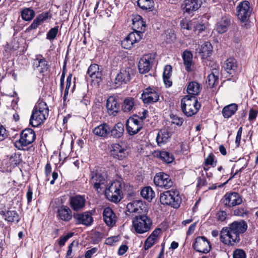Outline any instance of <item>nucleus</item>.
Segmentation results:
<instances>
[{
	"label": "nucleus",
	"mask_w": 258,
	"mask_h": 258,
	"mask_svg": "<svg viewBox=\"0 0 258 258\" xmlns=\"http://www.w3.org/2000/svg\"><path fill=\"white\" fill-rule=\"evenodd\" d=\"M201 88L200 85L196 82H191L188 84L187 92L189 96H195L200 92Z\"/></svg>",
	"instance_id": "nucleus-35"
},
{
	"label": "nucleus",
	"mask_w": 258,
	"mask_h": 258,
	"mask_svg": "<svg viewBox=\"0 0 258 258\" xmlns=\"http://www.w3.org/2000/svg\"><path fill=\"white\" fill-rule=\"evenodd\" d=\"M161 232V229H155L150 236L147 238L144 243V248L146 250L149 249L155 243V241L158 237V235Z\"/></svg>",
	"instance_id": "nucleus-31"
},
{
	"label": "nucleus",
	"mask_w": 258,
	"mask_h": 258,
	"mask_svg": "<svg viewBox=\"0 0 258 258\" xmlns=\"http://www.w3.org/2000/svg\"><path fill=\"white\" fill-rule=\"evenodd\" d=\"M90 184L98 192H103L108 183V179L105 174L96 170L90 173Z\"/></svg>",
	"instance_id": "nucleus-7"
},
{
	"label": "nucleus",
	"mask_w": 258,
	"mask_h": 258,
	"mask_svg": "<svg viewBox=\"0 0 258 258\" xmlns=\"http://www.w3.org/2000/svg\"><path fill=\"white\" fill-rule=\"evenodd\" d=\"M58 32V26H55L51 28L46 34V39L51 41L54 40Z\"/></svg>",
	"instance_id": "nucleus-49"
},
{
	"label": "nucleus",
	"mask_w": 258,
	"mask_h": 258,
	"mask_svg": "<svg viewBox=\"0 0 258 258\" xmlns=\"http://www.w3.org/2000/svg\"><path fill=\"white\" fill-rule=\"evenodd\" d=\"M72 75H69L67 79V84L64 93V98L66 97L69 93V90L72 86Z\"/></svg>",
	"instance_id": "nucleus-54"
},
{
	"label": "nucleus",
	"mask_w": 258,
	"mask_h": 258,
	"mask_svg": "<svg viewBox=\"0 0 258 258\" xmlns=\"http://www.w3.org/2000/svg\"><path fill=\"white\" fill-rule=\"evenodd\" d=\"M193 247L196 251L204 253H208L211 248L210 242L204 236L198 237L196 239Z\"/></svg>",
	"instance_id": "nucleus-15"
},
{
	"label": "nucleus",
	"mask_w": 258,
	"mask_h": 258,
	"mask_svg": "<svg viewBox=\"0 0 258 258\" xmlns=\"http://www.w3.org/2000/svg\"><path fill=\"white\" fill-rule=\"evenodd\" d=\"M106 107L110 115L115 116L119 111V104L114 97L110 96L107 100Z\"/></svg>",
	"instance_id": "nucleus-24"
},
{
	"label": "nucleus",
	"mask_w": 258,
	"mask_h": 258,
	"mask_svg": "<svg viewBox=\"0 0 258 258\" xmlns=\"http://www.w3.org/2000/svg\"><path fill=\"white\" fill-rule=\"evenodd\" d=\"M220 241L226 245H233L239 241V237L233 232L229 227H223L220 233Z\"/></svg>",
	"instance_id": "nucleus-8"
},
{
	"label": "nucleus",
	"mask_w": 258,
	"mask_h": 258,
	"mask_svg": "<svg viewBox=\"0 0 258 258\" xmlns=\"http://www.w3.org/2000/svg\"><path fill=\"white\" fill-rule=\"evenodd\" d=\"M160 158L166 163H170L174 160L173 155L168 152L162 151L160 153Z\"/></svg>",
	"instance_id": "nucleus-45"
},
{
	"label": "nucleus",
	"mask_w": 258,
	"mask_h": 258,
	"mask_svg": "<svg viewBox=\"0 0 258 258\" xmlns=\"http://www.w3.org/2000/svg\"><path fill=\"white\" fill-rule=\"evenodd\" d=\"M172 67L170 65H166L164 70L163 77H171L172 74Z\"/></svg>",
	"instance_id": "nucleus-56"
},
{
	"label": "nucleus",
	"mask_w": 258,
	"mask_h": 258,
	"mask_svg": "<svg viewBox=\"0 0 258 258\" xmlns=\"http://www.w3.org/2000/svg\"><path fill=\"white\" fill-rule=\"evenodd\" d=\"M172 133L169 128L161 129L156 137V142L159 146L164 145L170 140Z\"/></svg>",
	"instance_id": "nucleus-22"
},
{
	"label": "nucleus",
	"mask_w": 258,
	"mask_h": 258,
	"mask_svg": "<svg viewBox=\"0 0 258 258\" xmlns=\"http://www.w3.org/2000/svg\"><path fill=\"white\" fill-rule=\"evenodd\" d=\"M78 243L77 241H73L69 246L68 250L66 256V258H73V252L77 250Z\"/></svg>",
	"instance_id": "nucleus-46"
},
{
	"label": "nucleus",
	"mask_w": 258,
	"mask_h": 258,
	"mask_svg": "<svg viewBox=\"0 0 258 258\" xmlns=\"http://www.w3.org/2000/svg\"><path fill=\"white\" fill-rule=\"evenodd\" d=\"M122 188L121 182L119 180H114L111 182H108L104 192L109 200L117 203L119 202L122 198Z\"/></svg>",
	"instance_id": "nucleus-2"
},
{
	"label": "nucleus",
	"mask_w": 258,
	"mask_h": 258,
	"mask_svg": "<svg viewBox=\"0 0 258 258\" xmlns=\"http://www.w3.org/2000/svg\"><path fill=\"white\" fill-rule=\"evenodd\" d=\"M154 182L156 186L166 189L173 185V181L170 176L163 172L156 174L154 177Z\"/></svg>",
	"instance_id": "nucleus-13"
},
{
	"label": "nucleus",
	"mask_w": 258,
	"mask_h": 258,
	"mask_svg": "<svg viewBox=\"0 0 258 258\" xmlns=\"http://www.w3.org/2000/svg\"><path fill=\"white\" fill-rule=\"evenodd\" d=\"M200 0H184L181 7L184 13L191 14L201 7Z\"/></svg>",
	"instance_id": "nucleus-19"
},
{
	"label": "nucleus",
	"mask_w": 258,
	"mask_h": 258,
	"mask_svg": "<svg viewBox=\"0 0 258 258\" xmlns=\"http://www.w3.org/2000/svg\"><path fill=\"white\" fill-rule=\"evenodd\" d=\"M135 99L132 97H128L123 100L122 108L124 112H128L135 108Z\"/></svg>",
	"instance_id": "nucleus-36"
},
{
	"label": "nucleus",
	"mask_w": 258,
	"mask_h": 258,
	"mask_svg": "<svg viewBox=\"0 0 258 258\" xmlns=\"http://www.w3.org/2000/svg\"><path fill=\"white\" fill-rule=\"evenodd\" d=\"M222 201L225 206L229 207L240 205L242 202L241 196L235 192L226 194Z\"/></svg>",
	"instance_id": "nucleus-14"
},
{
	"label": "nucleus",
	"mask_w": 258,
	"mask_h": 258,
	"mask_svg": "<svg viewBox=\"0 0 258 258\" xmlns=\"http://www.w3.org/2000/svg\"><path fill=\"white\" fill-rule=\"evenodd\" d=\"M141 99L145 104H152L159 100V94L155 89L149 87L143 91Z\"/></svg>",
	"instance_id": "nucleus-12"
},
{
	"label": "nucleus",
	"mask_w": 258,
	"mask_h": 258,
	"mask_svg": "<svg viewBox=\"0 0 258 258\" xmlns=\"http://www.w3.org/2000/svg\"><path fill=\"white\" fill-rule=\"evenodd\" d=\"M36 61H38V64L36 62V64L41 73L46 72L48 70V62L42 56H37Z\"/></svg>",
	"instance_id": "nucleus-42"
},
{
	"label": "nucleus",
	"mask_w": 258,
	"mask_h": 258,
	"mask_svg": "<svg viewBox=\"0 0 258 258\" xmlns=\"http://www.w3.org/2000/svg\"><path fill=\"white\" fill-rule=\"evenodd\" d=\"M242 135V127H240L237 132L235 139V144H236L237 147H238L240 143L241 138Z\"/></svg>",
	"instance_id": "nucleus-60"
},
{
	"label": "nucleus",
	"mask_w": 258,
	"mask_h": 258,
	"mask_svg": "<svg viewBox=\"0 0 258 258\" xmlns=\"http://www.w3.org/2000/svg\"><path fill=\"white\" fill-rule=\"evenodd\" d=\"M237 16L243 22L247 21L251 14L249 3L248 1H243L237 7Z\"/></svg>",
	"instance_id": "nucleus-18"
},
{
	"label": "nucleus",
	"mask_w": 258,
	"mask_h": 258,
	"mask_svg": "<svg viewBox=\"0 0 258 258\" xmlns=\"http://www.w3.org/2000/svg\"><path fill=\"white\" fill-rule=\"evenodd\" d=\"M230 19L228 16L222 17L217 23L216 26V30L219 33H223L227 31L228 27L230 25Z\"/></svg>",
	"instance_id": "nucleus-28"
},
{
	"label": "nucleus",
	"mask_w": 258,
	"mask_h": 258,
	"mask_svg": "<svg viewBox=\"0 0 258 258\" xmlns=\"http://www.w3.org/2000/svg\"><path fill=\"white\" fill-rule=\"evenodd\" d=\"M141 196L148 201H151L155 197V194L150 186L144 187L141 191Z\"/></svg>",
	"instance_id": "nucleus-40"
},
{
	"label": "nucleus",
	"mask_w": 258,
	"mask_h": 258,
	"mask_svg": "<svg viewBox=\"0 0 258 258\" xmlns=\"http://www.w3.org/2000/svg\"><path fill=\"white\" fill-rule=\"evenodd\" d=\"M214 157L215 156L213 154H210L205 160V165L206 166H215L216 161H215Z\"/></svg>",
	"instance_id": "nucleus-51"
},
{
	"label": "nucleus",
	"mask_w": 258,
	"mask_h": 258,
	"mask_svg": "<svg viewBox=\"0 0 258 258\" xmlns=\"http://www.w3.org/2000/svg\"><path fill=\"white\" fill-rule=\"evenodd\" d=\"M98 250L97 247H93L90 250H87L85 253V258H91L92 255Z\"/></svg>",
	"instance_id": "nucleus-59"
},
{
	"label": "nucleus",
	"mask_w": 258,
	"mask_h": 258,
	"mask_svg": "<svg viewBox=\"0 0 258 258\" xmlns=\"http://www.w3.org/2000/svg\"><path fill=\"white\" fill-rule=\"evenodd\" d=\"M21 14L22 19L26 21H31L35 16V12L30 8L23 9Z\"/></svg>",
	"instance_id": "nucleus-41"
},
{
	"label": "nucleus",
	"mask_w": 258,
	"mask_h": 258,
	"mask_svg": "<svg viewBox=\"0 0 258 258\" xmlns=\"http://www.w3.org/2000/svg\"><path fill=\"white\" fill-rule=\"evenodd\" d=\"M143 33L140 31H135L130 33L127 36L121 41V45L125 49H130L134 44L139 42L142 38Z\"/></svg>",
	"instance_id": "nucleus-11"
},
{
	"label": "nucleus",
	"mask_w": 258,
	"mask_h": 258,
	"mask_svg": "<svg viewBox=\"0 0 258 258\" xmlns=\"http://www.w3.org/2000/svg\"><path fill=\"white\" fill-rule=\"evenodd\" d=\"M3 215L5 217V219L9 222L19 221V215L15 211H8Z\"/></svg>",
	"instance_id": "nucleus-43"
},
{
	"label": "nucleus",
	"mask_w": 258,
	"mask_h": 258,
	"mask_svg": "<svg viewBox=\"0 0 258 258\" xmlns=\"http://www.w3.org/2000/svg\"><path fill=\"white\" fill-rule=\"evenodd\" d=\"M194 24V31L198 33L202 32L208 26V24L203 23L202 22L198 21Z\"/></svg>",
	"instance_id": "nucleus-48"
},
{
	"label": "nucleus",
	"mask_w": 258,
	"mask_h": 258,
	"mask_svg": "<svg viewBox=\"0 0 258 258\" xmlns=\"http://www.w3.org/2000/svg\"><path fill=\"white\" fill-rule=\"evenodd\" d=\"M86 199L84 196L76 195L72 197L70 200L71 208L75 211L82 210L85 207Z\"/></svg>",
	"instance_id": "nucleus-20"
},
{
	"label": "nucleus",
	"mask_w": 258,
	"mask_h": 258,
	"mask_svg": "<svg viewBox=\"0 0 258 258\" xmlns=\"http://www.w3.org/2000/svg\"><path fill=\"white\" fill-rule=\"evenodd\" d=\"M233 258H245L246 254L245 252L242 250L237 249L234 251L233 253Z\"/></svg>",
	"instance_id": "nucleus-55"
},
{
	"label": "nucleus",
	"mask_w": 258,
	"mask_h": 258,
	"mask_svg": "<svg viewBox=\"0 0 258 258\" xmlns=\"http://www.w3.org/2000/svg\"><path fill=\"white\" fill-rule=\"evenodd\" d=\"M258 113V111L253 109H251L249 112V120H253L255 119Z\"/></svg>",
	"instance_id": "nucleus-61"
},
{
	"label": "nucleus",
	"mask_w": 258,
	"mask_h": 258,
	"mask_svg": "<svg viewBox=\"0 0 258 258\" xmlns=\"http://www.w3.org/2000/svg\"><path fill=\"white\" fill-rule=\"evenodd\" d=\"M182 58L186 70L189 71L192 64V54L190 51L186 50L182 54Z\"/></svg>",
	"instance_id": "nucleus-39"
},
{
	"label": "nucleus",
	"mask_w": 258,
	"mask_h": 258,
	"mask_svg": "<svg viewBox=\"0 0 258 258\" xmlns=\"http://www.w3.org/2000/svg\"><path fill=\"white\" fill-rule=\"evenodd\" d=\"M48 115V108L43 101L38 102L35 106L30 119V124L37 127L43 123Z\"/></svg>",
	"instance_id": "nucleus-1"
},
{
	"label": "nucleus",
	"mask_w": 258,
	"mask_h": 258,
	"mask_svg": "<svg viewBox=\"0 0 258 258\" xmlns=\"http://www.w3.org/2000/svg\"><path fill=\"white\" fill-rule=\"evenodd\" d=\"M133 21L134 27L135 28L139 29L141 27V30H142V27H145V26L140 16H137L133 20Z\"/></svg>",
	"instance_id": "nucleus-50"
},
{
	"label": "nucleus",
	"mask_w": 258,
	"mask_h": 258,
	"mask_svg": "<svg viewBox=\"0 0 258 258\" xmlns=\"http://www.w3.org/2000/svg\"><path fill=\"white\" fill-rule=\"evenodd\" d=\"M200 107L201 104L195 96L186 95L181 99V107L183 112L187 116H191L196 114Z\"/></svg>",
	"instance_id": "nucleus-6"
},
{
	"label": "nucleus",
	"mask_w": 258,
	"mask_h": 258,
	"mask_svg": "<svg viewBox=\"0 0 258 258\" xmlns=\"http://www.w3.org/2000/svg\"><path fill=\"white\" fill-rule=\"evenodd\" d=\"M111 154L114 157L120 160L125 158L127 155L125 148L119 144H113L111 146Z\"/></svg>",
	"instance_id": "nucleus-26"
},
{
	"label": "nucleus",
	"mask_w": 258,
	"mask_h": 258,
	"mask_svg": "<svg viewBox=\"0 0 258 258\" xmlns=\"http://www.w3.org/2000/svg\"><path fill=\"white\" fill-rule=\"evenodd\" d=\"M7 136L6 130L3 125H0V141L4 140Z\"/></svg>",
	"instance_id": "nucleus-62"
},
{
	"label": "nucleus",
	"mask_w": 258,
	"mask_h": 258,
	"mask_svg": "<svg viewBox=\"0 0 258 258\" xmlns=\"http://www.w3.org/2000/svg\"><path fill=\"white\" fill-rule=\"evenodd\" d=\"M103 219L108 226H113L116 223V216L112 210L109 208H105L103 213Z\"/></svg>",
	"instance_id": "nucleus-25"
},
{
	"label": "nucleus",
	"mask_w": 258,
	"mask_h": 258,
	"mask_svg": "<svg viewBox=\"0 0 258 258\" xmlns=\"http://www.w3.org/2000/svg\"><path fill=\"white\" fill-rule=\"evenodd\" d=\"M183 119L176 116H173L172 118V123L178 126H181L183 123Z\"/></svg>",
	"instance_id": "nucleus-63"
},
{
	"label": "nucleus",
	"mask_w": 258,
	"mask_h": 258,
	"mask_svg": "<svg viewBox=\"0 0 258 258\" xmlns=\"http://www.w3.org/2000/svg\"><path fill=\"white\" fill-rule=\"evenodd\" d=\"M195 22H188L185 19H183L180 21V25L182 29H185L187 30H191L192 27V25L193 23Z\"/></svg>",
	"instance_id": "nucleus-52"
},
{
	"label": "nucleus",
	"mask_w": 258,
	"mask_h": 258,
	"mask_svg": "<svg viewBox=\"0 0 258 258\" xmlns=\"http://www.w3.org/2000/svg\"><path fill=\"white\" fill-rule=\"evenodd\" d=\"M126 211L130 214L141 215L148 213L147 205L141 200H135L127 204Z\"/></svg>",
	"instance_id": "nucleus-10"
},
{
	"label": "nucleus",
	"mask_w": 258,
	"mask_h": 258,
	"mask_svg": "<svg viewBox=\"0 0 258 258\" xmlns=\"http://www.w3.org/2000/svg\"><path fill=\"white\" fill-rule=\"evenodd\" d=\"M154 59L152 54L144 55L139 62L138 68L140 72L142 74L148 72L151 68Z\"/></svg>",
	"instance_id": "nucleus-17"
},
{
	"label": "nucleus",
	"mask_w": 258,
	"mask_h": 258,
	"mask_svg": "<svg viewBox=\"0 0 258 258\" xmlns=\"http://www.w3.org/2000/svg\"><path fill=\"white\" fill-rule=\"evenodd\" d=\"M138 6L143 10L152 9L154 5L153 0H138Z\"/></svg>",
	"instance_id": "nucleus-44"
},
{
	"label": "nucleus",
	"mask_w": 258,
	"mask_h": 258,
	"mask_svg": "<svg viewBox=\"0 0 258 258\" xmlns=\"http://www.w3.org/2000/svg\"><path fill=\"white\" fill-rule=\"evenodd\" d=\"M10 160L11 161V162L14 164H19L21 161L20 155L19 154H14L11 156Z\"/></svg>",
	"instance_id": "nucleus-57"
},
{
	"label": "nucleus",
	"mask_w": 258,
	"mask_h": 258,
	"mask_svg": "<svg viewBox=\"0 0 258 258\" xmlns=\"http://www.w3.org/2000/svg\"><path fill=\"white\" fill-rule=\"evenodd\" d=\"M229 228L234 234L239 237L240 233H243L246 231L247 225L243 221H234L229 225Z\"/></svg>",
	"instance_id": "nucleus-27"
},
{
	"label": "nucleus",
	"mask_w": 258,
	"mask_h": 258,
	"mask_svg": "<svg viewBox=\"0 0 258 258\" xmlns=\"http://www.w3.org/2000/svg\"><path fill=\"white\" fill-rule=\"evenodd\" d=\"M147 213L137 215L133 220L134 228L137 233L143 234L151 229L152 220Z\"/></svg>",
	"instance_id": "nucleus-3"
},
{
	"label": "nucleus",
	"mask_w": 258,
	"mask_h": 258,
	"mask_svg": "<svg viewBox=\"0 0 258 258\" xmlns=\"http://www.w3.org/2000/svg\"><path fill=\"white\" fill-rule=\"evenodd\" d=\"M35 138L34 131L29 128H26L21 132L20 139L15 142V146L19 150L28 151L29 146L32 145Z\"/></svg>",
	"instance_id": "nucleus-5"
},
{
	"label": "nucleus",
	"mask_w": 258,
	"mask_h": 258,
	"mask_svg": "<svg viewBox=\"0 0 258 258\" xmlns=\"http://www.w3.org/2000/svg\"><path fill=\"white\" fill-rule=\"evenodd\" d=\"M110 128L106 123H103L95 127L93 130V134L101 138H106L110 133Z\"/></svg>",
	"instance_id": "nucleus-29"
},
{
	"label": "nucleus",
	"mask_w": 258,
	"mask_h": 258,
	"mask_svg": "<svg viewBox=\"0 0 258 258\" xmlns=\"http://www.w3.org/2000/svg\"><path fill=\"white\" fill-rule=\"evenodd\" d=\"M233 214L235 216L244 217L247 216L248 212L245 207H241L234 209Z\"/></svg>",
	"instance_id": "nucleus-47"
},
{
	"label": "nucleus",
	"mask_w": 258,
	"mask_h": 258,
	"mask_svg": "<svg viewBox=\"0 0 258 258\" xmlns=\"http://www.w3.org/2000/svg\"><path fill=\"white\" fill-rule=\"evenodd\" d=\"M217 218L221 221H223L227 216L226 213L225 211H219L217 213Z\"/></svg>",
	"instance_id": "nucleus-64"
},
{
	"label": "nucleus",
	"mask_w": 258,
	"mask_h": 258,
	"mask_svg": "<svg viewBox=\"0 0 258 258\" xmlns=\"http://www.w3.org/2000/svg\"><path fill=\"white\" fill-rule=\"evenodd\" d=\"M57 217L63 221L69 222L72 218V212L67 206L62 205L57 208Z\"/></svg>",
	"instance_id": "nucleus-23"
},
{
	"label": "nucleus",
	"mask_w": 258,
	"mask_h": 258,
	"mask_svg": "<svg viewBox=\"0 0 258 258\" xmlns=\"http://www.w3.org/2000/svg\"><path fill=\"white\" fill-rule=\"evenodd\" d=\"M134 75V71L130 68H126L120 70L119 73L116 75L114 81V86L118 88L123 84H127Z\"/></svg>",
	"instance_id": "nucleus-9"
},
{
	"label": "nucleus",
	"mask_w": 258,
	"mask_h": 258,
	"mask_svg": "<svg viewBox=\"0 0 258 258\" xmlns=\"http://www.w3.org/2000/svg\"><path fill=\"white\" fill-rule=\"evenodd\" d=\"M237 105L232 103L225 106L222 111L224 118H228L233 115L237 110Z\"/></svg>",
	"instance_id": "nucleus-34"
},
{
	"label": "nucleus",
	"mask_w": 258,
	"mask_h": 258,
	"mask_svg": "<svg viewBox=\"0 0 258 258\" xmlns=\"http://www.w3.org/2000/svg\"><path fill=\"white\" fill-rule=\"evenodd\" d=\"M218 72L217 70H213L207 77L206 83L210 88H213L218 83Z\"/></svg>",
	"instance_id": "nucleus-38"
},
{
	"label": "nucleus",
	"mask_w": 258,
	"mask_h": 258,
	"mask_svg": "<svg viewBox=\"0 0 258 258\" xmlns=\"http://www.w3.org/2000/svg\"><path fill=\"white\" fill-rule=\"evenodd\" d=\"M49 14L47 12L42 13L38 15L36 19L42 24L44 21L48 18Z\"/></svg>",
	"instance_id": "nucleus-58"
},
{
	"label": "nucleus",
	"mask_w": 258,
	"mask_h": 258,
	"mask_svg": "<svg viewBox=\"0 0 258 258\" xmlns=\"http://www.w3.org/2000/svg\"><path fill=\"white\" fill-rule=\"evenodd\" d=\"M74 218L77 224H83L86 226L90 225L93 222L91 214L89 212L83 213H77L74 215Z\"/></svg>",
	"instance_id": "nucleus-21"
},
{
	"label": "nucleus",
	"mask_w": 258,
	"mask_h": 258,
	"mask_svg": "<svg viewBox=\"0 0 258 258\" xmlns=\"http://www.w3.org/2000/svg\"><path fill=\"white\" fill-rule=\"evenodd\" d=\"M124 132L123 124L121 122H118L114 125L113 128L110 130L111 135L115 138H120Z\"/></svg>",
	"instance_id": "nucleus-37"
},
{
	"label": "nucleus",
	"mask_w": 258,
	"mask_h": 258,
	"mask_svg": "<svg viewBox=\"0 0 258 258\" xmlns=\"http://www.w3.org/2000/svg\"><path fill=\"white\" fill-rule=\"evenodd\" d=\"M73 236V233H69L67 235L61 236L58 241V244L60 246H62L65 244L66 241L71 237Z\"/></svg>",
	"instance_id": "nucleus-53"
},
{
	"label": "nucleus",
	"mask_w": 258,
	"mask_h": 258,
	"mask_svg": "<svg viewBox=\"0 0 258 258\" xmlns=\"http://www.w3.org/2000/svg\"><path fill=\"white\" fill-rule=\"evenodd\" d=\"M126 130L130 135L137 134L142 128L143 121L139 118L130 117L126 123Z\"/></svg>",
	"instance_id": "nucleus-16"
},
{
	"label": "nucleus",
	"mask_w": 258,
	"mask_h": 258,
	"mask_svg": "<svg viewBox=\"0 0 258 258\" xmlns=\"http://www.w3.org/2000/svg\"><path fill=\"white\" fill-rule=\"evenodd\" d=\"M160 201L162 205L178 208L181 203V198L178 190L172 189L161 193Z\"/></svg>",
	"instance_id": "nucleus-4"
},
{
	"label": "nucleus",
	"mask_w": 258,
	"mask_h": 258,
	"mask_svg": "<svg viewBox=\"0 0 258 258\" xmlns=\"http://www.w3.org/2000/svg\"><path fill=\"white\" fill-rule=\"evenodd\" d=\"M213 47L209 42H206L203 44L196 48V52L202 54L203 58L209 56L212 52Z\"/></svg>",
	"instance_id": "nucleus-30"
},
{
	"label": "nucleus",
	"mask_w": 258,
	"mask_h": 258,
	"mask_svg": "<svg viewBox=\"0 0 258 258\" xmlns=\"http://www.w3.org/2000/svg\"><path fill=\"white\" fill-rule=\"evenodd\" d=\"M223 67L228 74L230 75L234 74L237 68L236 60L233 58L227 59L224 62Z\"/></svg>",
	"instance_id": "nucleus-32"
},
{
	"label": "nucleus",
	"mask_w": 258,
	"mask_h": 258,
	"mask_svg": "<svg viewBox=\"0 0 258 258\" xmlns=\"http://www.w3.org/2000/svg\"><path fill=\"white\" fill-rule=\"evenodd\" d=\"M87 73L92 79H100L102 76V73L100 71L99 66L95 63L89 67Z\"/></svg>",
	"instance_id": "nucleus-33"
}]
</instances>
